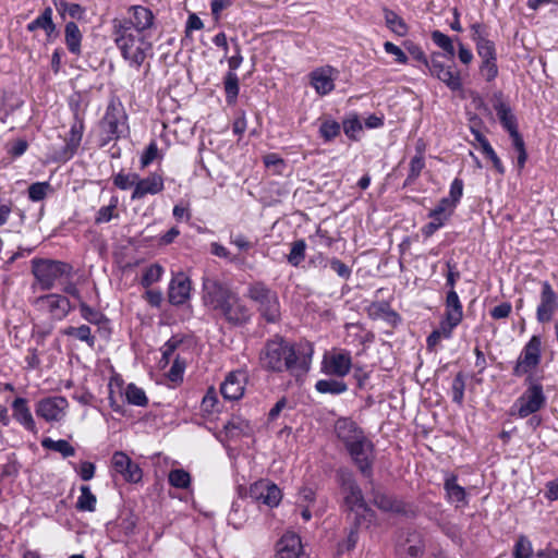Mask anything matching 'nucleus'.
Returning a JSON list of instances; mask_svg holds the SVG:
<instances>
[{
    "label": "nucleus",
    "mask_w": 558,
    "mask_h": 558,
    "mask_svg": "<svg viewBox=\"0 0 558 558\" xmlns=\"http://www.w3.org/2000/svg\"><path fill=\"white\" fill-rule=\"evenodd\" d=\"M96 496L92 493L89 486H81V496L76 501V509L81 511H94L96 508Z\"/></svg>",
    "instance_id": "obj_39"
},
{
    "label": "nucleus",
    "mask_w": 558,
    "mask_h": 558,
    "mask_svg": "<svg viewBox=\"0 0 558 558\" xmlns=\"http://www.w3.org/2000/svg\"><path fill=\"white\" fill-rule=\"evenodd\" d=\"M482 153L485 155V157L487 159H489L492 161L494 168L496 169V171L498 173H500V174L505 173V167L489 143L483 144Z\"/></svg>",
    "instance_id": "obj_59"
},
{
    "label": "nucleus",
    "mask_w": 558,
    "mask_h": 558,
    "mask_svg": "<svg viewBox=\"0 0 558 558\" xmlns=\"http://www.w3.org/2000/svg\"><path fill=\"white\" fill-rule=\"evenodd\" d=\"M445 489L449 499L453 502H462L465 500V490L457 484V477L451 475L445 481Z\"/></svg>",
    "instance_id": "obj_40"
},
{
    "label": "nucleus",
    "mask_w": 558,
    "mask_h": 558,
    "mask_svg": "<svg viewBox=\"0 0 558 558\" xmlns=\"http://www.w3.org/2000/svg\"><path fill=\"white\" fill-rule=\"evenodd\" d=\"M81 316L94 325H101L107 322V318L100 312L92 308L85 302H81L80 304Z\"/></svg>",
    "instance_id": "obj_50"
},
{
    "label": "nucleus",
    "mask_w": 558,
    "mask_h": 558,
    "mask_svg": "<svg viewBox=\"0 0 558 558\" xmlns=\"http://www.w3.org/2000/svg\"><path fill=\"white\" fill-rule=\"evenodd\" d=\"M302 549L301 538L294 533L284 534L277 543L278 558H299Z\"/></svg>",
    "instance_id": "obj_27"
},
{
    "label": "nucleus",
    "mask_w": 558,
    "mask_h": 558,
    "mask_svg": "<svg viewBox=\"0 0 558 558\" xmlns=\"http://www.w3.org/2000/svg\"><path fill=\"white\" fill-rule=\"evenodd\" d=\"M463 181L459 178H456L450 185L449 196L446 198L456 207L463 195Z\"/></svg>",
    "instance_id": "obj_58"
},
{
    "label": "nucleus",
    "mask_w": 558,
    "mask_h": 558,
    "mask_svg": "<svg viewBox=\"0 0 558 558\" xmlns=\"http://www.w3.org/2000/svg\"><path fill=\"white\" fill-rule=\"evenodd\" d=\"M336 74L331 66L318 68L310 74L311 85L317 94L325 96L335 88Z\"/></svg>",
    "instance_id": "obj_19"
},
{
    "label": "nucleus",
    "mask_w": 558,
    "mask_h": 558,
    "mask_svg": "<svg viewBox=\"0 0 558 558\" xmlns=\"http://www.w3.org/2000/svg\"><path fill=\"white\" fill-rule=\"evenodd\" d=\"M163 269L158 264H153L147 267L141 279V283L144 288H149L153 283L160 280Z\"/></svg>",
    "instance_id": "obj_47"
},
{
    "label": "nucleus",
    "mask_w": 558,
    "mask_h": 558,
    "mask_svg": "<svg viewBox=\"0 0 558 558\" xmlns=\"http://www.w3.org/2000/svg\"><path fill=\"white\" fill-rule=\"evenodd\" d=\"M101 130L106 135L105 143L119 137V120L114 113L109 111L106 112L101 121Z\"/></svg>",
    "instance_id": "obj_35"
},
{
    "label": "nucleus",
    "mask_w": 558,
    "mask_h": 558,
    "mask_svg": "<svg viewBox=\"0 0 558 558\" xmlns=\"http://www.w3.org/2000/svg\"><path fill=\"white\" fill-rule=\"evenodd\" d=\"M118 199L116 197L111 198V202L108 206L101 207L96 216V223H104L110 221L114 217V209L117 208Z\"/></svg>",
    "instance_id": "obj_57"
},
{
    "label": "nucleus",
    "mask_w": 558,
    "mask_h": 558,
    "mask_svg": "<svg viewBox=\"0 0 558 558\" xmlns=\"http://www.w3.org/2000/svg\"><path fill=\"white\" fill-rule=\"evenodd\" d=\"M111 462L116 472L120 473L126 482L138 483L142 480V469L123 451H116Z\"/></svg>",
    "instance_id": "obj_15"
},
{
    "label": "nucleus",
    "mask_w": 558,
    "mask_h": 558,
    "mask_svg": "<svg viewBox=\"0 0 558 558\" xmlns=\"http://www.w3.org/2000/svg\"><path fill=\"white\" fill-rule=\"evenodd\" d=\"M338 438L344 444L345 448L352 447L357 440L364 437V433L356 424L348 418L338 420L335 426Z\"/></svg>",
    "instance_id": "obj_24"
},
{
    "label": "nucleus",
    "mask_w": 558,
    "mask_h": 558,
    "mask_svg": "<svg viewBox=\"0 0 558 558\" xmlns=\"http://www.w3.org/2000/svg\"><path fill=\"white\" fill-rule=\"evenodd\" d=\"M320 247H330L335 239L328 234V231L320 228L317 229L315 235L311 238Z\"/></svg>",
    "instance_id": "obj_64"
},
{
    "label": "nucleus",
    "mask_w": 558,
    "mask_h": 558,
    "mask_svg": "<svg viewBox=\"0 0 558 558\" xmlns=\"http://www.w3.org/2000/svg\"><path fill=\"white\" fill-rule=\"evenodd\" d=\"M232 294L234 292L214 276L203 277V301L206 306L217 311Z\"/></svg>",
    "instance_id": "obj_5"
},
{
    "label": "nucleus",
    "mask_w": 558,
    "mask_h": 558,
    "mask_svg": "<svg viewBox=\"0 0 558 558\" xmlns=\"http://www.w3.org/2000/svg\"><path fill=\"white\" fill-rule=\"evenodd\" d=\"M138 174L120 172L113 178V184L120 190H128L132 186L135 187Z\"/></svg>",
    "instance_id": "obj_55"
},
{
    "label": "nucleus",
    "mask_w": 558,
    "mask_h": 558,
    "mask_svg": "<svg viewBox=\"0 0 558 558\" xmlns=\"http://www.w3.org/2000/svg\"><path fill=\"white\" fill-rule=\"evenodd\" d=\"M223 89L227 102L229 105L235 104L240 90L239 77L235 72L228 71L226 73L223 77Z\"/></svg>",
    "instance_id": "obj_33"
},
{
    "label": "nucleus",
    "mask_w": 558,
    "mask_h": 558,
    "mask_svg": "<svg viewBox=\"0 0 558 558\" xmlns=\"http://www.w3.org/2000/svg\"><path fill=\"white\" fill-rule=\"evenodd\" d=\"M347 450L361 473L366 477H371L375 459L373 442L364 436L352 445V447L347 448Z\"/></svg>",
    "instance_id": "obj_8"
},
{
    "label": "nucleus",
    "mask_w": 558,
    "mask_h": 558,
    "mask_svg": "<svg viewBox=\"0 0 558 558\" xmlns=\"http://www.w3.org/2000/svg\"><path fill=\"white\" fill-rule=\"evenodd\" d=\"M494 109L499 118L502 126L510 133L518 131L517 119L511 111V108L504 102L502 100H498L494 104Z\"/></svg>",
    "instance_id": "obj_30"
},
{
    "label": "nucleus",
    "mask_w": 558,
    "mask_h": 558,
    "mask_svg": "<svg viewBox=\"0 0 558 558\" xmlns=\"http://www.w3.org/2000/svg\"><path fill=\"white\" fill-rule=\"evenodd\" d=\"M131 16L129 19H114L112 21V26L120 24L126 28H134L137 32L146 33L153 26L154 23V14L153 12L142 5H132L129 9Z\"/></svg>",
    "instance_id": "obj_10"
},
{
    "label": "nucleus",
    "mask_w": 558,
    "mask_h": 558,
    "mask_svg": "<svg viewBox=\"0 0 558 558\" xmlns=\"http://www.w3.org/2000/svg\"><path fill=\"white\" fill-rule=\"evenodd\" d=\"M480 70L487 82H492L498 75L496 60L483 61Z\"/></svg>",
    "instance_id": "obj_62"
},
{
    "label": "nucleus",
    "mask_w": 558,
    "mask_h": 558,
    "mask_svg": "<svg viewBox=\"0 0 558 558\" xmlns=\"http://www.w3.org/2000/svg\"><path fill=\"white\" fill-rule=\"evenodd\" d=\"M11 408L13 418L19 422L25 429L35 433L36 424L27 400L25 398L17 397L13 400Z\"/></svg>",
    "instance_id": "obj_25"
},
{
    "label": "nucleus",
    "mask_w": 558,
    "mask_h": 558,
    "mask_svg": "<svg viewBox=\"0 0 558 558\" xmlns=\"http://www.w3.org/2000/svg\"><path fill=\"white\" fill-rule=\"evenodd\" d=\"M35 304L48 310L57 319L64 318L72 310L68 298L54 293L37 298Z\"/></svg>",
    "instance_id": "obj_17"
},
{
    "label": "nucleus",
    "mask_w": 558,
    "mask_h": 558,
    "mask_svg": "<svg viewBox=\"0 0 558 558\" xmlns=\"http://www.w3.org/2000/svg\"><path fill=\"white\" fill-rule=\"evenodd\" d=\"M73 117L74 123L71 126L64 149V155L66 157L73 156V154L77 150L84 132V117L78 108V105H76V107L73 109Z\"/></svg>",
    "instance_id": "obj_21"
},
{
    "label": "nucleus",
    "mask_w": 558,
    "mask_h": 558,
    "mask_svg": "<svg viewBox=\"0 0 558 558\" xmlns=\"http://www.w3.org/2000/svg\"><path fill=\"white\" fill-rule=\"evenodd\" d=\"M158 156V146L155 141H151L146 147L145 151L141 157V166L142 168L150 165Z\"/></svg>",
    "instance_id": "obj_61"
},
{
    "label": "nucleus",
    "mask_w": 558,
    "mask_h": 558,
    "mask_svg": "<svg viewBox=\"0 0 558 558\" xmlns=\"http://www.w3.org/2000/svg\"><path fill=\"white\" fill-rule=\"evenodd\" d=\"M72 267L63 262L34 258L32 260V272L43 290H50L62 277H69Z\"/></svg>",
    "instance_id": "obj_3"
},
{
    "label": "nucleus",
    "mask_w": 558,
    "mask_h": 558,
    "mask_svg": "<svg viewBox=\"0 0 558 558\" xmlns=\"http://www.w3.org/2000/svg\"><path fill=\"white\" fill-rule=\"evenodd\" d=\"M476 50L483 61L496 60L495 45L487 38H480L476 43Z\"/></svg>",
    "instance_id": "obj_51"
},
{
    "label": "nucleus",
    "mask_w": 558,
    "mask_h": 558,
    "mask_svg": "<svg viewBox=\"0 0 558 558\" xmlns=\"http://www.w3.org/2000/svg\"><path fill=\"white\" fill-rule=\"evenodd\" d=\"M50 190L49 182H36L28 187V198L32 202H40L47 196V192Z\"/></svg>",
    "instance_id": "obj_53"
},
{
    "label": "nucleus",
    "mask_w": 558,
    "mask_h": 558,
    "mask_svg": "<svg viewBox=\"0 0 558 558\" xmlns=\"http://www.w3.org/2000/svg\"><path fill=\"white\" fill-rule=\"evenodd\" d=\"M248 495L253 500L266 505L269 508L277 507L282 499L280 488L269 480H259L252 484Z\"/></svg>",
    "instance_id": "obj_9"
},
{
    "label": "nucleus",
    "mask_w": 558,
    "mask_h": 558,
    "mask_svg": "<svg viewBox=\"0 0 558 558\" xmlns=\"http://www.w3.org/2000/svg\"><path fill=\"white\" fill-rule=\"evenodd\" d=\"M541 292L536 307V319L541 324L548 323L558 312V293L548 281H538Z\"/></svg>",
    "instance_id": "obj_6"
},
{
    "label": "nucleus",
    "mask_w": 558,
    "mask_h": 558,
    "mask_svg": "<svg viewBox=\"0 0 558 558\" xmlns=\"http://www.w3.org/2000/svg\"><path fill=\"white\" fill-rule=\"evenodd\" d=\"M246 375L242 371L230 372L220 386V392L226 400H239L245 389Z\"/></svg>",
    "instance_id": "obj_16"
},
{
    "label": "nucleus",
    "mask_w": 558,
    "mask_h": 558,
    "mask_svg": "<svg viewBox=\"0 0 558 558\" xmlns=\"http://www.w3.org/2000/svg\"><path fill=\"white\" fill-rule=\"evenodd\" d=\"M456 206L448 202L447 198H441L438 205L430 210L429 218L430 219H440L442 225L452 216Z\"/></svg>",
    "instance_id": "obj_38"
},
{
    "label": "nucleus",
    "mask_w": 558,
    "mask_h": 558,
    "mask_svg": "<svg viewBox=\"0 0 558 558\" xmlns=\"http://www.w3.org/2000/svg\"><path fill=\"white\" fill-rule=\"evenodd\" d=\"M313 352L310 343H294L280 335H275L263 345L259 364L267 372L288 373L293 377H301L311 368Z\"/></svg>",
    "instance_id": "obj_1"
},
{
    "label": "nucleus",
    "mask_w": 558,
    "mask_h": 558,
    "mask_svg": "<svg viewBox=\"0 0 558 558\" xmlns=\"http://www.w3.org/2000/svg\"><path fill=\"white\" fill-rule=\"evenodd\" d=\"M163 187V178L158 173H150L144 179L138 177L131 198L133 201L142 199L146 195H155L160 193Z\"/></svg>",
    "instance_id": "obj_20"
},
{
    "label": "nucleus",
    "mask_w": 558,
    "mask_h": 558,
    "mask_svg": "<svg viewBox=\"0 0 558 558\" xmlns=\"http://www.w3.org/2000/svg\"><path fill=\"white\" fill-rule=\"evenodd\" d=\"M427 68L432 75L444 82L451 90H459L461 88L462 84L459 73L451 66H445L433 58Z\"/></svg>",
    "instance_id": "obj_22"
},
{
    "label": "nucleus",
    "mask_w": 558,
    "mask_h": 558,
    "mask_svg": "<svg viewBox=\"0 0 558 558\" xmlns=\"http://www.w3.org/2000/svg\"><path fill=\"white\" fill-rule=\"evenodd\" d=\"M340 124L333 120L326 119L319 126V134L326 141L329 142L340 134Z\"/></svg>",
    "instance_id": "obj_49"
},
{
    "label": "nucleus",
    "mask_w": 558,
    "mask_h": 558,
    "mask_svg": "<svg viewBox=\"0 0 558 558\" xmlns=\"http://www.w3.org/2000/svg\"><path fill=\"white\" fill-rule=\"evenodd\" d=\"M52 9L47 7L41 14L27 24V31L33 33L37 29H43L46 34L47 40L51 41L58 36L57 26L52 21Z\"/></svg>",
    "instance_id": "obj_26"
},
{
    "label": "nucleus",
    "mask_w": 558,
    "mask_h": 558,
    "mask_svg": "<svg viewBox=\"0 0 558 558\" xmlns=\"http://www.w3.org/2000/svg\"><path fill=\"white\" fill-rule=\"evenodd\" d=\"M413 539L408 538L407 544L399 546V549L407 553L411 557H417L424 551V545L417 534L411 535Z\"/></svg>",
    "instance_id": "obj_48"
},
{
    "label": "nucleus",
    "mask_w": 558,
    "mask_h": 558,
    "mask_svg": "<svg viewBox=\"0 0 558 558\" xmlns=\"http://www.w3.org/2000/svg\"><path fill=\"white\" fill-rule=\"evenodd\" d=\"M125 398L130 404L137 407H146L148 403V399L145 395V391L142 388H138L134 384L128 385L125 389Z\"/></svg>",
    "instance_id": "obj_44"
},
{
    "label": "nucleus",
    "mask_w": 558,
    "mask_h": 558,
    "mask_svg": "<svg viewBox=\"0 0 558 558\" xmlns=\"http://www.w3.org/2000/svg\"><path fill=\"white\" fill-rule=\"evenodd\" d=\"M546 398L543 387L538 384H531L526 391L518 399V414L520 417H526L537 412L545 404Z\"/></svg>",
    "instance_id": "obj_11"
},
{
    "label": "nucleus",
    "mask_w": 558,
    "mask_h": 558,
    "mask_svg": "<svg viewBox=\"0 0 558 558\" xmlns=\"http://www.w3.org/2000/svg\"><path fill=\"white\" fill-rule=\"evenodd\" d=\"M217 311L231 325H243L250 319V311L236 295L232 294Z\"/></svg>",
    "instance_id": "obj_13"
},
{
    "label": "nucleus",
    "mask_w": 558,
    "mask_h": 558,
    "mask_svg": "<svg viewBox=\"0 0 558 558\" xmlns=\"http://www.w3.org/2000/svg\"><path fill=\"white\" fill-rule=\"evenodd\" d=\"M465 380L462 373H458L452 381V401L459 405L462 404L464 399Z\"/></svg>",
    "instance_id": "obj_52"
},
{
    "label": "nucleus",
    "mask_w": 558,
    "mask_h": 558,
    "mask_svg": "<svg viewBox=\"0 0 558 558\" xmlns=\"http://www.w3.org/2000/svg\"><path fill=\"white\" fill-rule=\"evenodd\" d=\"M352 366L351 355L349 352H338L330 356H325L323 369L328 375L344 377L350 373Z\"/></svg>",
    "instance_id": "obj_18"
},
{
    "label": "nucleus",
    "mask_w": 558,
    "mask_h": 558,
    "mask_svg": "<svg viewBox=\"0 0 558 558\" xmlns=\"http://www.w3.org/2000/svg\"><path fill=\"white\" fill-rule=\"evenodd\" d=\"M260 315L268 323H276L280 318V305L277 294L270 295L265 302L258 305Z\"/></svg>",
    "instance_id": "obj_31"
},
{
    "label": "nucleus",
    "mask_w": 558,
    "mask_h": 558,
    "mask_svg": "<svg viewBox=\"0 0 558 558\" xmlns=\"http://www.w3.org/2000/svg\"><path fill=\"white\" fill-rule=\"evenodd\" d=\"M113 27V39L122 57L132 65L140 68L147 57L153 56V44L146 33L126 28L120 24Z\"/></svg>",
    "instance_id": "obj_2"
},
{
    "label": "nucleus",
    "mask_w": 558,
    "mask_h": 558,
    "mask_svg": "<svg viewBox=\"0 0 558 558\" xmlns=\"http://www.w3.org/2000/svg\"><path fill=\"white\" fill-rule=\"evenodd\" d=\"M306 243L304 240L294 241L287 256L288 263L298 267L305 259Z\"/></svg>",
    "instance_id": "obj_43"
},
{
    "label": "nucleus",
    "mask_w": 558,
    "mask_h": 558,
    "mask_svg": "<svg viewBox=\"0 0 558 558\" xmlns=\"http://www.w3.org/2000/svg\"><path fill=\"white\" fill-rule=\"evenodd\" d=\"M191 281L183 274L174 277L169 286L168 298L173 305H181L190 298Z\"/></svg>",
    "instance_id": "obj_23"
},
{
    "label": "nucleus",
    "mask_w": 558,
    "mask_h": 558,
    "mask_svg": "<svg viewBox=\"0 0 558 558\" xmlns=\"http://www.w3.org/2000/svg\"><path fill=\"white\" fill-rule=\"evenodd\" d=\"M446 287L449 288L448 291L456 290V283L460 279V271L458 270V265L453 259H449L446 262Z\"/></svg>",
    "instance_id": "obj_54"
},
{
    "label": "nucleus",
    "mask_w": 558,
    "mask_h": 558,
    "mask_svg": "<svg viewBox=\"0 0 558 558\" xmlns=\"http://www.w3.org/2000/svg\"><path fill=\"white\" fill-rule=\"evenodd\" d=\"M168 481L175 488L186 489L191 484V475L183 469H174L170 471Z\"/></svg>",
    "instance_id": "obj_42"
},
{
    "label": "nucleus",
    "mask_w": 558,
    "mask_h": 558,
    "mask_svg": "<svg viewBox=\"0 0 558 558\" xmlns=\"http://www.w3.org/2000/svg\"><path fill=\"white\" fill-rule=\"evenodd\" d=\"M64 336L73 337L82 342L87 343L89 348H94L96 343V337L92 333V329L87 325H81L78 327L69 326L61 331Z\"/></svg>",
    "instance_id": "obj_32"
},
{
    "label": "nucleus",
    "mask_w": 558,
    "mask_h": 558,
    "mask_svg": "<svg viewBox=\"0 0 558 558\" xmlns=\"http://www.w3.org/2000/svg\"><path fill=\"white\" fill-rule=\"evenodd\" d=\"M532 553L531 542L525 536H520L514 545V558H530Z\"/></svg>",
    "instance_id": "obj_56"
},
{
    "label": "nucleus",
    "mask_w": 558,
    "mask_h": 558,
    "mask_svg": "<svg viewBox=\"0 0 558 558\" xmlns=\"http://www.w3.org/2000/svg\"><path fill=\"white\" fill-rule=\"evenodd\" d=\"M541 338L533 336L523 348L515 366L513 367L514 376H522L534 369L541 362Z\"/></svg>",
    "instance_id": "obj_7"
},
{
    "label": "nucleus",
    "mask_w": 558,
    "mask_h": 558,
    "mask_svg": "<svg viewBox=\"0 0 558 558\" xmlns=\"http://www.w3.org/2000/svg\"><path fill=\"white\" fill-rule=\"evenodd\" d=\"M463 319V306L456 290L448 291L445 300V313L441 323L446 335L460 325Z\"/></svg>",
    "instance_id": "obj_14"
},
{
    "label": "nucleus",
    "mask_w": 558,
    "mask_h": 558,
    "mask_svg": "<svg viewBox=\"0 0 558 558\" xmlns=\"http://www.w3.org/2000/svg\"><path fill=\"white\" fill-rule=\"evenodd\" d=\"M372 500L375 506L384 511H390L405 515H408L410 512L408 510V506L404 502L386 495L379 489L374 488L372 490Z\"/></svg>",
    "instance_id": "obj_28"
},
{
    "label": "nucleus",
    "mask_w": 558,
    "mask_h": 558,
    "mask_svg": "<svg viewBox=\"0 0 558 558\" xmlns=\"http://www.w3.org/2000/svg\"><path fill=\"white\" fill-rule=\"evenodd\" d=\"M69 407L68 400L61 396L41 399L36 405V414L47 422L60 421Z\"/></svg>",
    "instance_id": "obj_12"
},
{
    "label": "nucleus",
    "mask_w": 558,
    "mask_h": 558,
    "mask_svg": "<svg viewBox=\"0 0 558 558\" xmlns=\"http://www.w3.org/2000/svg\"><path fill=\"white\" fill-rule=\"evenodd\" d=\"M185 369V362L181 361L179 356H177L173 361L172 366L168 372V378L173 383H179L183 378V373Z\"/></svg>",
    "instance_id": "obj_60"
},
{
    "label": "nucleus",
    "mask_w": 558,
    "mask_h": 558,
    "mask_svg": "<svg viewBox=\"0 0 558 558\" xmlns=\"http://www.w3.org/2000/svg\"><path fill=\"white\" fill-rule=\"evenodd\" d=\"M218 403L217 393L214 388H209L206 395L202 400V409L207 413H213L215 411V407Z\"/></svg>",
    "instance_id": "obj_63"
},
{
    "label": "nucleus",
    "mask_w": 558,
    "mask_h": 558,
    "mask_svg": "<svg viewBox=\"0 0 558 558\" xmlns=\"http://www.w3.org/2000/svg\"><path fill=\"white\" fill-rule=\"evenodd\" d=\"M341 487L344 492V505L350 511L354 512L356 517L364 514L372 515V511L364 500L361 488L350 473L343 472L341 474Z\"/></svg>",
    "instance_id": "obj_4"
},
{
    "label": "nucleus",
    "mask_w": 558,
    "mask_h": 558,
    "mask_svg": "<svg viewBox=\"0 0 558 558\" xmlns=\"http://www.w3.org/2000/svg\"><path fill=\"white\" fill-rule=\"evenodd\" d=\"M315 388L320 393L340 395L348 390V386L343 380L320 379L316 383Z\"/></svg>",
    "instance_id": "obj_37"
},
{
    "label": "nucleus",
    "mask_w": 558,
    "mask_h": 558,
    "mask_svg": "<svg viewBox=\"0 0 558 558\" xmlns=\"http://www.w3.org/2000/svg\"><path fill=\"white\" fill-rule=\"evenodd\" d=\"M83 35L74 22H68L64 26V41L69 51L73 54H81Z\"/></svg>",
    "instance_id": "obj_29"
},
{
    "label": "nucleus",
    "mask_w": 558,
    "mask_h": 558,
    "mask_svg": "<svg viewBox=\"0 0 558 558\" xmlns=\"http://www.w3.org/2000/svg\"><path fill=\"white\" fill-rule=\"evenodd\" d=\"M432 39L450 58L454 57L456 50H454V46H453V40L449 36H447L446 34H444L439 31H434L432 33Z\"/></svg>",
    "instance_id": "obj_46"
},
{
    "label": "nucleus",
    "mask_w": 558,
    "mask_h": 558,
    "mask_svg": "<svg viewBox=\"0 0 558 558\" xmlns=\"http://www.w3.org/2000/svg\"><path fill=\"white\" fill-rule=\"evenodd\" d=\"M424 167V154L422 150H418L410 161L409 174L404 181V185L412 184L420 177Z\"/></svg>",
    "instance_id": "obj_41"
},
{
    "label": "nucleus",
    "mask_w": 558,
    "mask_h": 558,
    "mask_svg": "<svg viewBox=\"0 0 558 558\" xmlns=\"http://www.w3.org/2000/svg\"><path fill=\"white\" fill-rule=\"evenodd\" d=\"M41 446L45 449L59 452L63 458L73 457L75 454L74 447L64 439L53 440L49 437L41 440Z\"/></svg>",
    "instance_id": "obj_34"
},
{
    "label": "nucleus",
    "mask_w": 558,
    "mask_h": 558,
    "mask_svg": "<svg viewBox=\"0 0 558 558\" xmlns=\"http://www.w3.org/2000/svg\"><path fill=\"white\" fill-rule=\"evenodd\" d=\"M276 292L271 291L267 288L263 282H256L252 284L248 289V296L260 305L265 302L270 295Z\"/></svg>",
    "instance_id": "obj_45"
},
{
    "label": "nucleus",
    "mask_w": 558,
    "mask_h": 558,
    "mask_svg": "<svg viewBox=\"0 0 558 558\" xmlns=\"http://www.w3.org/2000/svg\"><path fill=\"white\" fill-rule=\"evenodd\" d=\"M385 21L387 27L397 34L398 36H404L408 33V26L404 22V20L399 16L395 11L385 9Z\"/></svg>",
    "instance_id": "obj_36"
}]
</instances>
